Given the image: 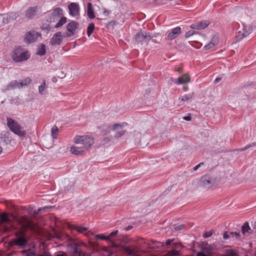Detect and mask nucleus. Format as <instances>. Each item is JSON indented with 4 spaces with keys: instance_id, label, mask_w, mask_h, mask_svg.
<instances>
[{
    "instance_id": "nucleus-1",
    "label": "nucleus",
    "mask_w": 256,
    "mask_h": 256,
    "mask_svg": "<svg viewBox=\"0 0 256 256\" xmlns=\"http://www.w3.org/2000/svg\"><path fill=\"white\" fill-rule=\"evenodd\" d=\"M63 10L60 8H56L51 12L46 13V21L49 22H54L58 20L54 27L58 28L66 22V18L63 16Z\"/></svg>"
},
{
    "instance_id": "nucleus-2",
    "label": "nucleus",
    "mask_w": 256,
    "mask_h": 256,
    "mask_svg": "<svg viewBox=\"0 0 256 256\" xmlns=\"http://www.w3.org/2000/svg\"><path fill=\"white\" fill-rule=\"evenodd\" d=\"M6 121L8 126L14 134L20 136H24L26 135V131L18 122L8 118H6Z\"/></svg>"
},
{
    "instance_id": "nucleus-3",
    "label": "nucleus",
    "mask_w": 256,
    "mask_h": 256,
    "mask_svg": "<svg viewBox=\"0 0 256 256\" xmlns=\"http://www.w3.org/2000/svg\"><path fill=\"white\" fill-rule=\"evenodd\" d=\"M84 140L85 142L88 140L85 139L84 138H78L76 136L74 140L75 144L72 146L70 149V152L72 154L75 155H82L84 152L88 150L81 148H82L84 147V145L82 144V142H83L84 140Z\"/></svg>"
},
{
    "instance_id": "nucleus-4",
    "label": "nucleus",
    "mask_w": 256,
    "mask_h": 256,
    "mask_svg": "<svg viewBox=\"0 0 256 256\" xmlns=\"http://www.w3.org/2000/svg\"><path fill=\"white\" fill-rule=\"evenodd\" d=\"M20 48H16L12 54V58L16 62H20L28 60L30 57V54L28 52L26 51L22 52Z\"/></svg>"
},
{
    "instance_id": "nucleus-5",
    "label": "nucleus",
    "mask_w": 256,
    "mask_h": 256,
    "mask_svg": "<svg viewBox=\"0 0 256 256\" xmlns=\"http://www.w3.org/2000/svg\"><path fill=\"white\" fill-rule=\"evenodd\" d=\"M16 236V238L12 241V244L18 246L22 248H24L28 244V240L25 238L24 234L22 232H18Z\"/></svg>"
},
{
    "instance_id": "nucleus-6",
    "label": "nucleus",
    "mask_w": 256,
    "mask_h": 256,
    "mask_svg": "<svg viewBox=\"0 0 256 256\" xmlns=\"http://www.w3.org/2000/svg\"><path fill=\"white\" fill-rule=\"evenodd\" d=\"M40 34L34 30H30L26 33L24 36V41L28 44H31L36 41Z\"/></svg>"
},
{
    "instance_id": "nucleus-7",
    "label": "nucleus",
    "mask_w": 256,
    "mask_h": 256,
    "mask_svg": "<svg viewBox=\"0 0 256 256\" xmlns=\"http://www.w3.org/2000/svg\"><path fill=\"white\" fill-rule=\"evenodd\" d=\"M152 37L149 33L146 32H140L136 35V40L138 42H147L151 39Z\"/></svg>"
},
{
    "instance_id": "nucleus-8",
    "label": "nucleus",
    "mask_w": 256,
    "mask_h": 256,
    "mask_svg": "<svg viewBox=\"0 0 256 256\" xmlns=\"http://www.w3.org/2000/svg\"><path fill=\"white\" fill-rule=\"evenodd\" d=\"M40 12V8L38 6L30 7L26 11L25 16L28 19H32Z\"/></svg>"
},
{
    "instance_id": "nucleus-9",
    "label": "nucleus",
    "mask_w": 256,
    "mask_h": 256,
    "mask_svg": "<svg viewBox=\"0 0 256 256\" xmlns=\"http://www.w3.org/2000/svg\"><path fill=\"white\" fill-rule=\"evenodd\" d=\"M171 80L174 83L178 85L190 82V78L188 74H185L178 77L177 79L171 78Z\"/></svg>"
},
{
    "instance_id": "nucleus-10",
    "label": "nucleus",
    "mask_w": 256,
    "mask_h": 256,
    "mask_svg": "<svg viewBox=\"0 0 256 256\" xmlns=\"http://www.w3.org/2000/svg\"><path fill=\"white\" fill-rule=\"evenodd\" d=\"M78 138H84L85 139L88 140L85 142V140H84L83 142H82V144L84 145L83 148H81L82 149L88 150L90 146L94 144V140L90 136L86 135L84 136H76ZM83 140V139H82Z\"/></svg>"
},
{
    "instance_id": "nucleus-11",
    "label": "nucleus",
    "mask_w": 256,
    "mask_h": 256,
    "mask_svg": "<svg viewBox=\"0 0 256 256\" xmlns=\"http://www.w3.org/2000/svg\"><path fill=\"white\" fill-rule=\"evenodd\" d=\"M78 26V24L74 21H72L69 22L66 26L68 32L66 34V36L70 37L73 36Z\"/></svg>"
},
{
    "instance_id": "nucleus-12",
    "label": "nucleus",
    "mask_w": 256,
    "mask_h": 256,
    "mask_svg": "<svg viewBox=\"0 0 256 256\" xmlns=\"http://www.w3.org/2000/svg\"><path fill=\"white\" fill-rule=\"evenodd\" d=\"M122 250L126 254L127 256H138L139 250L136 247L131 248L130 246H122Z\"/></svg>"
},
{
    "instance_id": "nucleus-13",
    "label": "nucleus",
    "mask_w": 256,
    "mask_h": 256,
    "mask_svg": "<svg viewBox=\"0 0 256 256\" xmlns=\"http://www.w3.org/2000/svg\"><path fill=\"white\" fill-rule=\"evenodd\" d=\"M68 9L70 14L74 18L78 17L80 14V8L78 4L72 2L68 5Z\"/></svg>"
},
{
    "instance_id": "nucleus-14",
    "label": "nucleus",
    "mask_w": 256,
    "mask_h": 256,
    "mask_svg": "<svg viewBox=\"0 0 256 256\" xmlns=\"http://www.w3.org/2000/svg\"><path fill=\"white\" fill-rule=\"evenodd\" d=\"M182 33V28L180 26H177L172 30L171 32H170L167 36L166 40H172L177 37Z\"/></svg>"
},
{
    "instance_id": "nucleus-15",
    "label": "nucleus",
    "mask_w": 256,
    "mask_h": 256,
    "mask_svg": "<svg viewBox=\"0 0 256 256\" xmlns=\"http://www.w3.org/2000/svg\"><path fill=\"white\" fill-rule=\"evenodd\" d=\"M182 248L180 244H178L176 243H172V244L171 246L168 247V248H172V250L169 251L168 252V256H180L181 254L180 250H176L174 248L176 249H181Z\"/></svg>"
},
{
    "instance_id": "nucleus-16",
    "label": "nucleus",
    "mask_w": 256,
    "mask_h": 256,
    "mask_svg": "<svg viewBox=\"0 0 256 256\" xmlns=\"http://www.w3.org/2000/svg\"><path fill=\"white\" fill-rule=\"evenodd\" d=\"M62 37L61 32H56L50 39V44L52 46L60 45L62 41Z\"/></svg>"
},
{
    "instance_id": "nucleus-17",
    "label": "nucleus",
    "mask_w": 256,
    "mask_h": 256,
    "mask_svg": "<svg viewBox=\"0 0 256 256\" xmlns=\"http://www.w3.org/2000/svg\"><path fill=\"white\" fill-rule=\"evenodd\" d=\"M252 31V28L251 26H246L242 30H240L236 34V38L239 39H242L247 36Z\"/></svg>"
},
{
    "instance_id": "nucleus-18",
    "label": "nucleus",
    "mask_w": 256,
    "mask_h": 256,
    "mask_svg": "<svg viewBox=\"0 0 256 256\" xmlns=\"http://www.w3.org/2000/svg\"><path fill=\"white\" fill-rule=\"evenodd\" d=\"M210 24L208 20L202 21L198 23H194L190 25V28L195 30H203L206 28Z\"/></svg>"
},
{
    "instance_id": "nucleus-19",
    "label": "nucleus",
    "mask_w": 256,
    "mask_h": 256,
    "mask_svg": "<svg viewBox=\"0 0 256 256\" xmlns=\"http://www.w3.org/2000/svg\"><path fill=\"white\" fill-rule=\"evenodd\" d=\"M0 221L2 224H8V226H6L5 229L6 231H8L12 227L11 222L8 218V216L7 214L4 213L0 216Z\"/></svg>"
},
{
    "instance_id": "nucleus-20",
    "label": "nucleus",
    "mask_w": 256,
    "mask_h": 256,
    "mask_svg": "<svg viewBox=\"0 0 256 256\" xmlns=\"http://www.w3.org/2000/svg\"><path fill=\"white\" fill-rule=\"evenodd\" d=\"M113 130L116 132L115 137L116 138H120L125 133V130H123L122 126L120 124L114 125Z\"/></svg>"
},
{
    "instance_id": "nucleus-21",
    "label": "nucleus",
    "mask_w": 256,
    "mask_h": 256,
    "mask_svg": "<svg viewBox=\"0 0 256 256\" xmlns=\"http://www.w3.org/2000/svg\"><path fill=\"white\" fill-rule=\"evenodd\" d=\"M18 80H12L4 88V90L8 91L18 88Z\"/></svg>"
},
{
    "instance_id": "nucleus-22",
    "label": "nucleus",
    "mask_w": 256,
    "mask_h": 256,
    "mask_svg": "<svg viewBox=\"0 0 256 256\" xmlns=\"http://www.w3.org/2000/svg\"><path fill=\"white\" fill-rule=\"evenodd\" d=\"M87 15L90 19H93L95 18V15L92 8V4L88 2L87 6Z\"/></svg>"
},
{
    "instance_id": "nucleus-23",
    "label": "nucleus",
    "mask_w": 256,
    "mask_h": 256,
    "mask_svg": "<svg viewBox=\"0 0 256 256\" xmlns=\"http://www.w3.org/2000/svg\"><path fill=\"white\" fill-rule=\"evenodd\" d=\"M32 82V80L29 78H26L24 80L18 81V88H22L24 86H28Z\"/></svg>"
},
{
    "instance_id": "nucleus-24",
    "label": "nucleus",
    "mask_w": 256,
    "mask_h": 256,
    "mask_svg": "<svg viewBox=\"0 0 256 256\" xmlns=\"http://www.w3.org/2000/svg\"><path fill=\"white\" fill-rule=\"evenodd\" d=\"M72 256H90L88 253L82 252L80 249L75 248L74 250Z\"/></svg>"
},
{
    "instance_id": "nucleus-25",
    "label": "nucleus",
    "mask_w": 256,
    "mask_h": 256,
    "mask_svg": "<svg viewBox=\"0 0 256 256\" xmlns=\"http://www.w3.org/2000/svg\"><path fill=\"white\" fill-rule=\"evenodd\" d=\"M201 181L204 186H209L212 184L210 178L208 176H202Z\"/></svg>"
},
{
    "instance_id": "nucleus-26",
    "label": "nucleus",
    "mask_w": 256,
    "mask_h": 256,
    "mask_svg": "<svg viewBox=\"0 0 256 256\" xmlns=\"http://www.w3.org/2000/svg\"><path fill=\"white\" fill-rule=\"evenodd\" d=\"M23 256H35L36 252L33 249L29 248L22 251Z\"/></svg>"
},
{
    "instance_id": "nucleus-27",
    "label": "nucleus",
    "mask_w": 256,
    "mask_h": 256,
    "mask_svg": "<svg viewBox=\"0 0 256 256\" xmlns=\"http://www.w3.org/2000/svg\"><path fill=\"white\" fill-rule=\"evenodd\" d=\"M46 53V46L44 44H40L38 46V50L36 54L39 56H44Z\"/></svg>"
},
{
    "instance_id": "nucleus-28",
    "label": "nucleus",
    "mask_w": 256,
    "mask_h": 256,
    "mask_svg": "<svg viewBox=\"0 0 256 256\" xmlns=\"http://www.w3.org/2000/svg\"><path fill=\"white\" fill-rule=\"evenodd\" d=\"M46 88V80H44L42 83L38 86V92L40 94H43L44 91Z\"/></svg>"
},
{
    "instance_id": "nucleus-29",
    "label": "nucleus",
    "mask_w": 256,
    "mask_h": 256,
    "mask_svg": "<svg viewBox=\"0 0 256 256\" xmlns=\"http://www.w3.org/2000/svg\"><path fill=\"white\" fill-rule=\"evenodd\" d=\"M74 229L76 230L80 233H84V232L88 230V228L80 226H74Z\"/></svg>"
},
{
    "instance_id": "nucleus-30",
    "label": "nucleus",
    "mask_w": 256,
    "mask_h": 256,
    "mask_svg": "<svg viewBox=\"0 0 256 256\" xmlns=\"http://www.w3.org/2000/svg\"><path fill=\"white\" fill-rule=\"evenodd\" d=\"M16 16L15 14H14V16L12 15V16H8V15H6V16H4L2 18L3 22L6 23V24L8 23L11 18H12V19L16 18Z\"/></svg>"
},
{
    "instance_id": "nucleus-31",
    "label": "nucleus",
    "mask_w": 256,
    "mask_h": 256,
    "mask_svg": "<svg viewBox=\"0 0 256 256\" xmlns=\"http://www.w3.org/2000/svg\"><path fill=\"white\" fill-rule=\"evenodd\" d=\"M94 29V24L93 23H91L89 24L87 30V34L88 36L92 33Z\"/></svg>"
},
{
    "instance_id": "nucleus-32",
    "label": "nucleus",
    "mask_w": 256,
    "mask_h": 256,
    "mask_svg": "<svg viewBox=\"0 0 256 256\" xmlns=\"http://www.w3.org/2000/svg\"><path fill=\"white\" fill-rule=\"evenodd\" d=\"M194 96L193 93L188 94H185L184 96H182V97L180 98L182 101H188L190 99L192 98Z\"/></svg>"
},
{
    "instance_id": "nucleus-33",
    "label": "nucleus",
    "mask_w": 256,
    "mask_h": 256,
    "mask_svg": "<svg viewBox=\"0 0 256 256\" xmlns=\"http://www.w3.org/2000/svg\"><path fill=\"white\" fill-rule=\"evenodd\" d=\"M250 230V228L248 222H245L242 227V234H244L246 232H248V231Z\"/></svg>"
},
{
    "instance_id": "nucleus-34",
    "label": "nucleus",
    "mask_w": 256,
    "mask_h": 256,
    "mask_svg": "<svg viewBox=\"0 0 256 256\" xmlns=\"http://www.w3.org/2000/svg\"><path fill=\"white\" fill-rule=\"evenodd\" d=\"M58 131L59 130L58 128L56 126H54L51 130L52 136L54 138H55V136L58 134Z\"/></svg>"
},
{
    "instance_id": "nucleus-35",
    "label": "nucleus",
    "mask_w": 256,
    "mask_h": 256,
    "mask_svg": "<svg viewBox=\"0 0 256 256\" xmlns=\"http://www.w3.org/2000/svg\"><path fill=\"white\" fill-rule=\"evenodd\" d=\"M96 237L102 240H110V236H105L102 234H96Z\"/></svg>"
},
{
    "instance_id": "nucleus-36",
    "label": "nucleus",
    "mask_w": 256,
    "mask_h": 256,
    "mask_svg": "<svg viewBox=\"0 0 256 256\" xmlns=\"http://www.w3.org/2000/svg\"><path fill=\"white\" fill-rule=\"evenodd\" d=\"M252 146H256V142H252L251 144H247L244 147L239 150V151L242 152L246 150V149L251 148Z\"/></svg>"
},
{
    "instance_id": "nucleus-37",
    "label": "nucleus",
    "mask_w": 256,
    "mask_h": 256,
    "mask_svg": "<svg viewBox=\"0 0 256 256\" xmlns=\"http://www.w3.org/2000/svg\"><path fill=\"white\" fill-rule=\"evenodd\" d=\"M184 226V224H174V229L175 230H182Z\"/></svg>"
},
{
    "instance_id": "nucleus-38",
    "label": "nucleus",
    "mask_w": 256,
    "mask_h": 256,
    "mask_svg": "<svg viewBox=\"0 0 256 256\" xmlns=\"http://www.w3.org/2000/svg\"><path fill=\"white\" fill-rule=\"evenodd\" d=\"M230 238H238L240 236V233L238 232H231L230 233Z\"/></svg>"
},
{
    "instance_id": "nucleus-39",
    "label": "nucleus",
    "mask_w": 256,
    "mask_h": 256,
    "mask_svg": "<svg viewBox=\"0 0 256 256\" xmlns=\"http://www.w3.org/2000/svg\"><path fill=\"white\" fill-rule=\"evenodd\" d=\"M214 46V45L212 42H210L208 44L204 46V48L206 50H210L211 48H213Z\"/></svg>"
},
{
    "instance_id": "nucleus-40",
    "label": "nucleus",
    "mask_w": 256,
    "mask_h": 256,
    "mask_svg": "<svg viewBox=\"0 0 256 256\" xmlns=\"http://www.w3.org/2000/svg\"><path fill=\"white\" fill-rule=\"evenodd\" d=\"M194 34V32L193 30H189L188 32H186L185 34V37L186 38H188L192 36Z\"/></svg>"
},
{
    "instance_id": "nucleus-41",
    "label": "nucleus",
    "mask_w": 256,
    "mask_h": 256,
    "mask_svg": "<svg viewBox=\"0 0 256 256\" xmlns=\"http://www.w3.org/2000/svg\"><path fill=\"white\" fill-rule=\"evenodd\" d=\"M212 234H213L212 232L210 230V231H209V232H206L204 234L203 236L205 238H208V237H210V236H212Z\"/></svg>"
},
{
    "instance_id": "nucleus-42",
    "label": "nucleus",
    "mask_w": 256,
    "mask_h": 256,
    "mask_svg": "<svg viewBox=\"0 0 256 256\" xmlns=\"http://www.w3.org/2000/svg\"><path fill=\"white\" fill-rule=\"evenodd\" d=\"M210 42H212L214 45L215 46L218 43V40L216 38L214 37Z\"/></svg>"
},
{
    "instance_id": "nucleus-43",
    "label": "nucleus",
    "mask_w": 256,
    "mask_h": 256,
    "mask_svg": "<svg viewBox=\"0 0 256 256\" xmlns=\"http://www.w3.org/2000/svg\"><path fill=\"white\" fill-rule=\"evenodd\" d=\"M174 240V239H168L166 240V246H170L172 243V242Z\"/></svg>"
},
{
    "instance_id": "nucleus-44",
    "label": "nucleus",
    "mask_w": 256,
    "mask_h": 256,
    "mask_svg": "<svg viewBox=\"0 0 256 256\" xmlns=\"http://www.w3.org/2000/svg\"><path fill=\"white\" fill-rule=\"evenodd\" d=\"M118 234V230H116L114 232H112L108 236H110V237H112L114 236H116Z\"/></svg>"
},
{
    "instance_id": "nucleus-45",
    "label": "nucleus",
    "mask_w": 256,
    "mask_h": 256,
    "mask_svg": "<svg viewBox=\"0 0 256 256\" xmlns=\"http://www.w3.org/2000/svg\"><path fill=\"white\" fill-rule=\"evenodd\" d=\"M183 119L186 120H187V121L190 120H191V114H190L188 116H184L183 118Z\"/></svg>"
},
{
    "instance_id": "nucleus-46",
    "label": "nucleus",
    "mask_w": 256,
    "mask_h": 256,
    "mask_svg": "<svg viewBox=\"0 0 256 256\" xmlns=\"http://www.w3.org/2000/svg\"><path fill=\"white\" fill-rule=\"evenodd\" d=\"M229 238H230V235H228L226 232H225L224 234H223V238L224 239V240H227Z\"/></svg>"
},
{
    "instance_id": "nucleus-47",
    "label": "nucleus",
    "mask_w": 256,
    "mask_h": 256,
    "mask_svg": "<svg viewBox=\"0 0 256 256\" xmlns=\"http://www.w3.org/2000/svg\"><path fill=\"white\" fill-rule=\"evenodd\" d=\"M38 256H52L48 252H44L42 254H40Z\"/></svg>"
},
{
    "instance_id": "nucleus-48",
    "label": "nucleus",
    "mask_w": 256,
    "mask_h": 256,
    "mask_svg": "<svg viewBox=\"0 0 256 256\" xmlns=\"http://www.w3.org/2000/svg\"><path fill=\"white\" fill-rule=\"evenodd\" d=\"M228 255L230 256H236V252H234V251L231 250L230 252L228 254Z\"/></svg>"
},
{
    "instance_id": "nucleus-49",
    "label": "nucleus",
    "mask_w": 256,
    "mask_h": 256,
    "mask_svg": "<svg viewBox=\"0 0 256 256\" xmlns=\"http://www.w3.org/2000/svg\"><path fill=\"white\" fill-rule=\"evenodd\" d=\"M221 80V78H216L214 80V83L215 84H217L218 82H220Z\"/></svg>"
},
{
    "instance_id": "nucleus-50",
    "label": "nucleus",
    "mask_w": 256,
    "mask_h": 256,
    "mask_svg": "<svg viewBox=\"0 0 256 256\" xmlns=\"http://www.w3.org/2000/svg\"><path fill=\"white\" fill-rule=\"evenodd\" d=\"M200 167V164H198L196 166L194 167L193 170H194L196 171V170L199 168Z\"/></svg>"
},
{
    "instance_id": "nucleus-51",
    "label": "nucleus",
    "mask_w": 256,
    "mask_h": 256,
    "mask_svg": "<svg viewBox=\"0 0 256 256\" xmlns=\"http://www.w3.org/2000/svg\"><path fill=\"white\" fill-rule=\"evenodd\" d=\"M132 228H133V227H132V226H128V227L126 228H124V230H131Z\"/></svg>"
},
{
    "instance_id": "nucleus-52",
    "label": "nucleus",
    "mask_w": 256,
    "mask_h": 256,
    "mask_svg": "<svg viewBox=\"0 0 256 256\" xmlns=\"http://www.w3.org/2000/svg\"><path fill=\"white\" fill-rule=\"evenodd\" d=\"M174 70L176 72H180L181 71V68H175Z\"/></svg>"
},
{
    "instance_id": "nucleus-53",
    "label": "nucleus",
    "mask_w": 256,
    "mask_h": 256,
    "mask_svg": "<svg viewBox=\"0 0 256 256\" xmlns=\"http://www.w3.org/2000/svg\"><path fill=\"white\" fill-rule=\"evenodd\" d=\"M254 228L256 230V220L254 222Z\"/></svg>"
},
{
    "instance_id": "nucleus-54",
    "label": "nucleus",
    "mask_w": 256,
    "mask_h": 256,
    "mask_svg": "<svg viewBox=\"0 0 256 256\" xmlns=\"http://www.w3.org/2000/svg\"><path fill=\"white\" fill-rule=\"evenodd\" d=\"M188 89V87H187V86L184 88V91H187Z\"/></svg>"
},
{
    "instance_id": "nucleus-55",
    "label": "nucleus",
    "mask_w": 256,
    "mask_h": 256,
    "mask_svg": "<svg viewBox=\"0 0 256 256\" xmlns=\"http://www.w3.org/2000/svg\"><path fill=\"white\" fill-rule=\"evenodd\" d=\"M2 146H0V154H2Z\"/></svg>"
},
{
    "instance_id": "nucleus-56",
    "label": "nucleus",
    "mask_w": 256,
    "mask_h": 256,
    "mask_svg": "<svg viewBox=\"0 0 256 256\" xmlns=\"http://www.w3.org/2000/svg\"><path fill=\"white\" fill-rule=\"evenodd\" d=\"M56 256H65L63 254H58Z\"/></svg>"
},
{
    "instance_id": "nucleus-57",
    "label": "nucleus",
    "mask_w": 256,
    "mask_h": 256,
    "mask_svg": "<svg viewBox=\"0 0 256 256\" xmlns=\"http://www.w3.org/2000/svg\"><path fill=\"white\" fill-rule=\"evenodd\" d=\"M198 164H200V166H202V165L204 164V163L203 162H200Z\"/></svg>"
},
{
    "instance_id": "nucleus-58",
    "label": "nucleus",
    "mask_w": 256,
    "mask_h": 256,
    "mask_svg": "<svg viewBox=\"0 0 256 256\" xmlns=\"http://www.w3.org/2000/svg\"><path fill=\"white\" fill-rule=\"evenodd\" d=\"M108 140V141H110V140L109 139H108V138H104V140Z\"/></svg>"
}]
</instances>
